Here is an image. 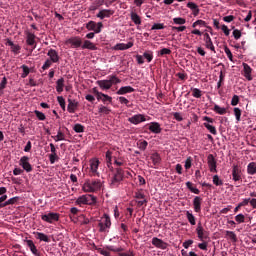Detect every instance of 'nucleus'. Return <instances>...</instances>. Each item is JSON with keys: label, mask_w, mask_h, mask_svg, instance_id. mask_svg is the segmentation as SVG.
<instances>
[{"label": "nucleus", "mask_w": 256, "mask_h": 256, "mask_svg": "<svg viewBox=\"0 0 256 256\" xmlns=\"http://www.w3.org/2000/svg\"><path fill=\"white\" fill-rule=\"evenodd\" d=\"M119 83H121V79L117 75H109L106 80L96 81L102 91H109L113 85H119Z\"/></svg>", "instance_id": "obj_1"}, {"label": "nucleus", "mask_w": 256, "mask_h": 256, "mask_svg": "<svg viewBox=\"0 0 256 256\" xmlns=\"http://www.w3.org/2000/svg\"><path fill=\"white\" fill-rule=\"evenodd\" d=\"M103 183L101 180H86L82 186L84 193H96V191L101 190Z\"/></svg>", "instance_id": "obj_2"}, {"label": "nucleus", "mask_w": 256, "mask_h": 256, "mask_svg": "<svg viewBox=\"0 0 256 256\" xmlns=\"http://www.w3.org/2000/svg\"><path fill=\"white\" fill-rule=\"evenodd\" d=\"M75 205H78L79 207H83V205H90L93 207L97 205V197L93 194L79 196L75 201Z\"/></svg>", "instance_id": "obj_3"}, {"label": "nucleus", "mask_w": 256, "mask_h": 256, "mask_svg": "<svg viewBox=\"0 0 256 256\" xmlns=\"http://www.w3.org/2000/svg\"><path fill=\"white\" fill-rule=\"evenodd\" d=\"M123 179H125V172L122 168H116L110 181L111 189H117Z\"/></svg>", "instance_id": "obj_4"}, {"label": "nucleus", "mask_w": 256, "mask_h": 256, "mask_svg": "<svg viewBox=\"0 0 256 256\" xmlns=\"http://www.w3.org/2000/svg\"><path fill=\"white\" fill-rule=\"evenodd\" d=\"M100 233H105L107 229L111 228V218L109 215L104 214V217L102 218V221L98 224Z\"/></svg>", "instance_id": "obj_5"}, {"label": "nucleus", "mask_w": 256, "mask_h": 256, "mask_svg": "<svg viewBox=\"0 0 256 256\" xmlns=\"http://www.w3.org/2000/svg\"><path fill=\"white\" fill-rule=\"evenodd\" d=\"M42 221H45L46 223H55L59 221V213L55 212H46L45 214L41 215Z\"/></svg>", "instance_id": "obj_6"}, {"label": "nucleus", "mask_w": 256, "mask_h": 256, "mask_svg": "<svg viewBox=\"0 0 256 256\" xmlns=\"http://www.w3.org/2000/svg\"><path fill=\"white\" fill-rule=\"evenodd\" d=\"M86 29L88 31H94V33H101L103 29V22L96 23L95 21L91 20L86 24Z\"/></svg>", "instance_id": "obj_7"}, {"label": "nucleus", "mask_w": 256, "mask_h": 256, "mask_svg": "<svg viewBox=\"0 0 256 256\" xmlns=\"http://www.w3.org/2000/svg\"><path fill=\"white\" fill-rule=\"evenodd\" d=\"M19 165L24 171H26V173H31V171H33V166L29 162L28 156H22L20 158Z\"/></svg>", "instance_id": "obj_8"}, {"label": "nucleus", "mask_w": 256, "mask_h": 256, "mask_svg": "<svg viewBox=\"0 0 256 256\" xmlns=\"http://www.w3.org/2000/svg\"><path fill=\"white\" fill-rule=\"evenodd\" d=\"M196 233L200 241H205V239H209V233L207 232V230H205V228H203L201 222H199L196 227Z\"/></svg>", "instance_id": "obj_9"}, {"label": "nucleus", "mask_w": 256, "mask_h": 256, "mask_svg": "<svg viewBox=\"0 0 256 256\" xmlns=\"http://www.w3.org/2000/svg\"><path fill=\"white\" fill-rule=\"evenodd\" d=\"M66 45H71L74 49H79V47H82L83 41L81 40V37L75 36L66 40Z\"/></svg>", "instance_id": "obj_10"}, {"label": "nucleus", "mask_w": 256, "mask_h": 256, "mask_svg": "<svg viewBox=\"0 0 256 256\" xmlns=\"http://www.w3.org/2000/svg\"><path fill=\"white\" fill-rule=\"evenodd\" d=\"M208 166L211 173H217V160L213 154L207 156Z\"/></svg>", "instance_id": "obj_11"}, {"label": "nucleus", "mask_w": 256, "mask_h": 256, "mask_svg": "<svg viewBox=\"0 0 256 256\" xmlns=\"http://www.w3.org/2000/svg\"><path fill=\"white\" fill-rule=\"evenodd\" d=\"M152 245H154V247H157V249H162V250H165L167 249V247H169V244L167 242L157 237L152 238Z\"/></svg>", "instance_id": "obj_12"}, {"label": "nucleus", "mask_w": 256, "mask_h": 256, "mask_svg": "<svg viewBox=\"0 0 256 256\" xmlns=\"http://www.w3.org/2000/svg\"><path fill=\"white\" fill-rule=\"evenodd\" d=\"M129 123H132L133 125H139V123H143L146 121L145 115L143 114H136L130 118H128Z\"/></svg>", "instance_id": "obj_13"}, {"label": "nucleus", "mask_w": 256, "mask_h": 256, "mask_svg": "<svg viewBox=\"0 0 256 256\" xmlns=\"http://www.w3.org/2000/svg\"><path fill=\"white\" fill-rule=\"evenodd\" d=\"M114 14L115 11L111 9H103L97 13L96 17H98V19H109V17H111Z\"/></svg>", "instance_id": "obj_14"}, {"label": "nucleus", "mask_w": 256, "mask_h": 256, "mask_svg": "<svg viewBox=\"0 0 256 256\" xmlns=\"http://www.w3.org/2000/svg\"><path fill=\"white\" fill-rule=\"evenodd\" d=\"M37 36H35V34L31 33V32H27L26 33V43L27 45H29L30 47H33L31 52H33V49H35L37 47V44H35V39Z\"/></svg>", "instance_id": "obj_15"}, {"label": "nucleus", "mask_w": 256, "mask_h": 256, "mask_svg": "<svg viewBox=\"0 0 256 256\" xmlns=\"http://www.w3.org/2000/svg\"><path fill=\"white\" fill-rule=\"evenodd\" d=\"M243 76L248 80V81H253V76H251V73H253V69L249 64L243 63Z\"/></svg>", "instance_id": "obj_16"}, {"label": "nucleus", "mask_w": 256, "mask_h": 256, "mask_svg": "<svg viewBox=\"0 0 256 256\" xmlns=\"http://www.w3.org/2000/svg\"><path fill=\"white\" fill-rule=\"evenodd\" d=\"M204 41L206 49H210V51H213V53H215V45H213V40H211V36H209V33L204 34Z\"/></svg>", "instance_id": "obj_17"}, {"label": "nucleus", "mask_w": 256, "mask_h": 256, "mask_svg": "<svg viewBox=\"0 0 256 256\" xmlns=\"http://www.w3.org/2000/svg\"><path fill=\"white\" fill-rule=\"evenodd\" d=\"M232 179L233 181H241V169L238 165L232 167Z\"/></svg>", "instance_id": "obj_18"}, {"label": "nucleus", "mask_w": 256, "mask_h": 256, "mask_svg": "<svg viewBox=\"0 0 256 256\" xmlns=\"http://www.w3.org/2000/svg\"><path fill=\"white\" fill-rule=\"evenodd\" d=\"M90 169L91 177H97L99 175V172H97V169H99V160H92L90 163Z\"/></svg>", "instance_id": "obj_19"}, {"label": "nucleus", "mask_w": 256, "mask_h": 256, "mask_svg": "<svg viewBox=\"0 0 256 256\" xmlns=\"http://www.w3.org/2000/svg\"><path fill=\"white\" fill-rule=\"evenodd\" d=\"M77 107H79V102L73 99H68V113H75V111H77Z\"/></svg>", "instance_id": "obj_20"}, {"label": "nucleus", "mask_w": 256, "mask_h": 256, "mask_svg": "<svg viewBox=\"0 0 256 256\" xmlns=\"http://www.w3.org/2000/svg\"><path fill=\"white\" fill-rule=\"evenodd\" d=\"M148 129L149 131H151V133H155L156 135H159V133H161L162 131L161 124H159L158 122H151Z\"/></svg>", "instance_id": "obj_21"}, {"label": "nucleus", "mask_w": 256, "mask_h": 256, "mask_svg": "<svg viewBox=\"0 0 256 256\" xmlns=\"http://www.w3.org/2000/svg\"><path fill=\"white\" fill-rule=\"evenodd\" d=\"M48 57H50V61L52 63H59V53L55 49H50L47 53Z\"/></svg>", "instance_id": "obj_22"}, {"label": "nucleus", "mask_w": 256, "mask_h": 256, "mask_svg": "<svg viewBox=\"0 0 256 256\" xmlns=\"http://www.w3.org/2000/svg\"><path fill=\"white\" fill-rule=\"evenodd\" d=\"M203 201V198L200 196L194 197L193 200V206H194V211L195 213H201V203Z\"/></svg>", "instance_id": "obj_23"}, {"label": "nucleus", "mask_w": 256, "mask_h": 256, "mask_svg": "<svg viewBox=\"0 0 256 256\" xmlns=\"http://www.w3.org/2000/svg\"><path fill=\"white\" fill-rule=\"evenodd\" d=\"M127 93H135V88L131 86H122L117 92L116 95H127Z\"/></svg>", "instance_id": "obj_24"}, {"label": "nucleus", "mask_w": 256, "mask_h": 256, "mask_svg": "<svg viewBox=\"0 0 256 256\" xmlns=\"http://www.w3.org/2000/svg\"><path fill=\"white\" fill-rule=\"evenodd\" d=\"M133 47V42H128L127 44L125 43H118L115 45L114 49L116 51H126V49H131Z\"/></svg>", "instance_id": "obj_25"}, {"label": "nucleus", "mask_w": 256, "mask_h": 256, "mask_svg": "<svg viewBox=\"0 0 256 256\" xmlns=\"http://www.w3.org/2000/svg\"><path fill=\"white\" fill-rule=\"evenodd\" d=\"M82 49H89L90 51H97V45L95 43L85 40L81 46Z\"/></svg>", "instance_id": "obj_26"}, {"label": "nucleus", "mask_w": 256, "mask_h": 256, "mask_svg": "<svg viewBox=\"0 0 256 256\" xmlns=\"http://www.w3.org/2000/svg\"><path fill=\"white\" fill-rule=\"evenodd\" d=\"M34 235H36V239L39 241H44V243H51V239H49V236H47L43 232H35Z\"/></svg>", "instance_id": "obj_27"}, {"label": "nucleus", "mask_w": 256, "mask_h": 256, "mask_svg": "<svg viewBox=\"0 0 256 256\" xmlns=\"http://www.w3.org/2000/svg\"><path fill=\"white\" fill-rule=\"evenodd\" d=\"M150 159H151L154 167H157V165H160V163H161V156L157 152L151 154Z\"/></svg>", "instance_id": "obj_28"}, {"label": "nucleus", "mask_w": 256, "mask_h": 256, "mask_svg": "<svg viewBox=\"0 0 256 256\" xmlns=\"http://www.w3.org/2000/svg\"><path fill=\"white\" fill-rule=\"evenodd\" d=\"M25 243L27 247H29L31 253H33V255H37L38 253L37 246H35V243L33 242V240H25Z\"/></svg>", "instance_id": "obj_29"}, {"label": "nucleus", "mask_w": 256, "mask_h": 256, "mask_svg": "<svg viewBox=\"0 0 256 256\" xmlns=\"http://www.w3.org/2000/svg\"><path fill=\"white\" fill-rule=\"evenodd\" d=\"M63 87H65V79L60 78L56 81V91H57V93H63Z\"/></svg>", "instance_id": "obj_30"}, {"label": "nucleus", "mask_w": 256, "mask_h": 256, "mask_svg": "<svg viewBox=\"0 0 256 256\" xmlns=\"http://www.w3.org/2000/svg\"><path fill=\"white\" fill-rule=\"evenodd\" d=\"M130 19L135 25H141V16L135 12H131Z\"/></svg>", "instance_id": "obj_31"}, {"label": "nucleus", "mask_w": 256, "mask_h": 256, "mask_svg": "<svg viewBox=\"0 0 256 256\" xmlns=\"http://www.w3.org/2000/svg\"><path fill=\"white\" fill-rule=\"evenodd\" d=\"M19 201V197H13L9 200L5 201L3 204H0V209H3L4 207H7L8 205H15Z\"/></svg>", "instance_id": "obj_32"}, {"label": "nucleus", "mask_w": 256, "mask_h": 256, "mask_svg": "<svg viewBox=\"0 0 256 256\" xmlns=\"http://www.w3.org/2000/svg\"><path fill=\"white\" fill-rule=\"evenodd\" d=\"M247 173L248 175H256V162H250L247 165Z\"/></svg>", "instance_id": "obj_33"}, {"label": "nucleus", "mask_w": 256, "mask_h": 256, "mask_svg": "<svg viewBox=\"0 0 256 256\" xmlns=\"http://www.w3.org/2000/svg\"><path fill=\"white\" fill-rule=\"evenodd\" d=\"M186 187L189 189V191H191V193H194L195 195H199V193H201L199 189L193 186L192 182H186Z\"/></svg>", "instance_id": "obj_34"}, {"label": "nucleus", "mask_w": 256, "mask_h": 256, "mask_svg": "<svg viewBox=\"0 0 256 256\" xmlns=\"http://www.w3.org/2000/svg\"><path fill=\"white\" fill-rule=\"evenodd\" d=\"M186 217L190 225H197L196 218L193 213L186 211Z\"/></svg>", "instance_id": "obj_35"}, {"label": "nucleus", "mask_w": 256, "mask_h": 256, "mask_svg": "<svg viewBox=\"0 0 256 256\" xmlns=\"http://www.w3.org/2000/svg\"><path fill=\"white\" fill-rule=\"evenodd\" d=\"M148 145H149V142H147V140H139L137 142V147L138 149H140V151H145Z\"/></svg>", "instance_id": "obj_36"}, {"label": "nucleus", "mask_w": 256, "mask_h": 256, "mask_svg": "<svg viewBox=\"0 0 256 256\" xmlns=\"http://www.w3.org/2000/svg\"><path fill=\"white\" fill-rule=\"evenodd\" d=\"M213 111H215V113H217L218 115H225V113H227V108H222L219 105L215 104Z\"/></svg>", "instance_id": "obj_37"}, {"label": "nucleus", "mask_w": 256, "mask_h": 256, "mask_svg": "<svg viewBox=\"0 0 256 256\" xmlns=\"http://www.w3.org/2000/svg\"><path fill=\"white\" fill-rule=\"evenodd\" d=\"M225 233L226 237H229L232 243H237V234L235 232L227 230Z\"/></svg>", "instance_id": "obj_38"}, {"label": "nucleus", "mask_w": 256, "mask_h": 256, "mask_svg": "<svg viewBox=\"0 0 256 256\" xmlns=\"http://www.w3.org/2000/svg\"><path fill=\"white\" fill-rule=\"evenodd\" d=\"M143 57L148 63H151L153 61V51L149 50L144 52Z\"/></svg>", "instance_id": "obj_39"}, {"label": "nucleus", "mask_w": 256, "mask_h": 256, "mask_svg": "<svg viewBox=\"0 0 256 256\" xmlns=\"http://www.w3.org/2000/svg\"><path fill=\"white\" fill-rule=\"evenodd\" d=\"M204 127H205L208 131H210V132L212 133V135H217V128H215V126H213V125H211V124L205 122V123H204Z\"/></svg>", "instance_id": "obj_40"}, {"label": "nucleus", "mask_w": 256, "mask_h": 256, "mask_svg": "<svg viewBox=\"0 0 256 256\" xmlns=\"http://www.w3.org/2000/svg\"><path fill=\"white\" fill-rule=\"evenodd\" d=\"M93 247H94V249L96 250V251H98V253L100 254V255H104V256H111V252H109V251H107V250H103L102 248H99V247H97V245H93Z\"/></svg>", "instance_id": "obj_41"}, {"label": "nucleus", "mask_w": 256, "mask_h": 256, "mask_svg": "<svg viewBox=\"0 0 256 256\" xmlns=\"http://www.w3.org/2000/svg\"><path fill=\"white\" fill-rule=\"evenodd\" d=\"M112 155H113V152H111L109 150L106 152L107 167H111V165H113V163H112Z\"/></svg>", "instance_id": "obj_42"}, {"label": "nucleus", "mask_w": 256, "mask_h": 256, "mask_svg": "<svg viewBox=\"0 0 256 256\" xmlns=\"http://www.w3.org/2000/svg\"><path fill=\"white\" fill-rule=\"evenodd\" d=\"M75 133H85V126L82 124H75L73 127Z\"/></svg>", "instance_id": "obj_43"}, {"label": "nucleus", "mask_w": 256, "mask_h": 256, "mask_svg": "<svg viewBox=\"0 0 256 256\" xmlns=\"http://www.w3.org/2000/svg\"><path fill=\"white\" fill-rule=\"evenodd\" d=\"M98 113H103L104 115H109L111 113V109L106 106L100 105L98 108Z\"/></svg>", "instance_id": "obj_44"}, {"label": "nucleus", "mask_w": 256, "mask_h": 256, "mask_svg": "<svg viewBox=\"0 0 256 256\" xmlns=\"http://www.w3.org/2000/svg\"><path fill=\"white\" fill-rule=\"evenodd\" d=\"M53 139L57 141H65V134L61 132V130H58V134L56 136H52Z\"/></svg>", "instance_id": "obj_45"}, {"label": "nucleus", "mask_w": 256, "mask_h": 256, "mask_svg": "<svg viewBox=\"0 0 256 256\" xmlns=\"http://www.w3.org/2000/svg\"><path fill=\"white\" fill-rule=\"evenodd\" d=\"M212 181L216 187H221V185H223V180H221L218 175H214Z\"/></svg>", "instance_id": "obj_46"}, {"label": "nucleus", "mask_w": 256, "mask_h": 256, "mask_svg": "<svg viewBox=\"0 0 256 256\" xmlns=\"http://www.w3.org/2000/svg\"><path fill=\"white\" fill-rule=\"evenodd\" d=\"M173 23H175V25H185V23H187V20H185V18L182 17H177L173 18Z\"/></svg>", "instance_id": "obj_47"}, {"label": "nucleus", "mask_w": 256, "mask_h": 256, "mask_svg": "<svg viewBox=\"0 0 256 256\" xmlns=\"http://www.w3.org/2000/svg\"><path fill=\"white\" fill-rule=\"evenodd\" d=\"M235 221H236V223H238V225H241V223H245V215L244 214L236 215Z\"/></svg>", "instance_id": "obj_48"}, {"label": "nucleus", "mask_w": 256, "mask_h": 256, "mask_svg": "<svg viewBox=\"0 0 256 256\" xmlns=\"http://www.w3.org/2000/svg\"><path fill=\"white\" fill-rule=\"evenodd\" d=\"M192 165H193V158H191V156H189V157L186 159L185 165H184L186 171L189 170V169H191Z\"/></svg>", "instance_id": "obj_49"}, {"label": "nucleus", "mask_w": 256, "mask_h": 256, "mask_svg": "<svg viewBox=\"0 0 256 256\" xmlns=\"http://www.w3.org/2000/svg\"><path fill=\"white\" fill-rule=\"evenodd\" d=\"M192 95L196 98V99H201V90L198 88H192Z\"/></svg>", "instance_id": "obj_50"}, {"label": "nucleus", "mask_w": 256, "mask_h": 256, "mask_svg": "<svg viewBox=\"0 0 256 256\" xmlns=\"http://www.w3.org/2000/svg\"><path fill=\"white\" fill-rule=\"evenodd\" d=\"M108 251H112L113 253H121L123 251L122 247L115 248V246H106Z\"/></svg>", "instance_id": "obj_51"}, {"label": "nucleus", "mask_w": 256, "mask_h": 256, "mask_svg": "<svg viewBox=\"0 0 256 256\" xmlns=\"http://www.w3.org/2000/svg\"><path fill=\"white\" fill-rule=\"evenodd\" d=\"M200 26V27H207V22L203 21V20H197L196 22H194L192 24L193 29H195V27Z\"/></svg>", "instance_id": "obj_52"}, {"label": "nucleus", "mask_w": 256, "mask_h": 256, "mask_svg": "<svg viewBox=\"0 0 256 256\" xmlns=\"http://www.w3.org/2000/svg\"><path fill=\"white\" fill-rule=\"evenodd\" d=\"M159 57H163V55H171V49L163 48L158 52Z\"/></svg>", "instance_id": "obj_53"}, {"label": "nucleus", "mask_w": 256, "mask_h": 256, "mask_svg": "<svg viewBox=\"0 0 256 256\" xmlns=\"http://www.w3.org/2000/svg\"><path fill=\"white\" fill-rule=\"evenodd\" d=\"M37 119H39V121H45L46 117L45 114H43V112L39 111V110H35L34 111Z\"/></svg>", "instance_id": "obj_54"}, {"label": "nucleus", "mask_w": 256, "mask_h": 256, "mask_svg": "<svg viewBox=\"0 0 256 256\" xmlns=\"http://www.w3.org/2000/svg\"><path fill=\"white\" fill-rule=\"evenodd\" d=\"M22 69H23V73L21 74L22 79H25V77H27V75H29V66L27 65H22Z\"/></svg>", "instance_id": "obj_55"}, {"label": "nucleus", "mask_w": 256, "mask_h": 256, "mask_svg": "<svg viewBox=\"0 0 256 256\" xmlns=\"http://www.w3.org/2000/svg\"><path fill=\"white\" fill-rule=\"evenodd\" d=\"M224 51H225L229 61H231L233 63L234 62L233 61V53H231V50L229 49V47L225 46Z\"/></svg>", "instance_id": "obj_56"}, {"label": "nucleus", "mask_w": 256, "mask_h": 256, "mask_svg": "<svg viewBox=\"0 0 256 256\" xmlns=\"http://www.w3.org/2000/svg\"><path fill=\"white\" fill-rule=\"evenodd\" d=\"M57 101L63 111H65V98L63 96H58Z\"/></svg>", "instance_id": "obj_57"}, {"label": "nucleus", "mask_w": 256, "mask_h": 256, "mask_svg": "<svg viewBox=\"0 0 256 256\" xmlns=\"http://www.w3.org/2000/svg\"><path fill=\"white\" fill-rule=\"evenodd\" d=\"M165 28V24L163 23H155L152 28L151 31H155V30H161Z\"/></svg>", "instance_id": "obj_58"}, {"label": "nucleus", "mask_w": 256, "mask_h": 256, "mask_svg": "<svg viewBox=\"0 0 256 256\" xmlns=\"http://www.w3.org/2000/svg\"><path fill=\"white\" fill-rule=\"evenodd\" d=\"M119 103H121L122 105H126V107H131V105H129V100L123 96H120L118 98Z\"/></svg>", "instance_id": "obj_59"}, {"label": "nucleus", "mask_w": 256, "mask_h": 256, "mask_svg": "<svg viewBox=\"0 0 256 256\" xmlns=\"http://www.w3.org/2000/svg\"><path fill=\"white\" fill-rule=\"evenodd\" d=\"M52 65L53 62L50 59H47L42 66L43 71H47V69H49V67H51Z\"/></svg>", "instance_id": "obj_60"}, {"label": "nucleus", "mask_w": 256, "mask_h": 256, "mask_svg": "<svg viewBox=\"0 0 256 256\" xmlns=\"http://www.w3.org/2000/svg\"><path fill=\"white\" fill-rule=\"evenodd\" d=\"M234 115L237 121H241V109L234 108Z\"/></svg>", "instance_id": "obj_61"}, {"label": "nucleus", "mask_w": 256, "mask_h": 256, "mask_svg": "<svg viewBox=\"0 0 256 256\" xmlns=\"http://www.w3.org/2000/svg\"><path fill=\"white\" fill-rule=\"evenodd\" d=\"M231 105H232V107H235V106L239 105V96L234 95L232 97Z\"/></svg>", "instance_id": "obj_62"}, {"label": "nucleus", "mask_w": 256, "mask_h": 256, "mask_svg": "<svg viewBox=\"0 0 256 256\" xmlns=\"http://www.w3.org/2000/svg\"><path fill=\"white\" fill-rule=\"evenodd\" d=\"M112 101H113V98L111 97V96H109V95H107V94H104L103 95V97H102V102H104V104L105 103H112Z\"/></svg>", "instance_id": "obj_63"}, {"label": "nucleus", "mask_w": 256, "mask_h": 256, "mask_svg": "<svg viewBox=\"0 0 256 256\" xmlns=\"http://www.w3.org/2000/svg\"><path fill=\"white\" fill-rule=\"evenodd\" d=\"M187 7L188 9H191V11H195L196 9H199V6H197V4L194 2H189L187 4Z\"/></svg>", "instance_id": "obj_64"}]
</instances>
